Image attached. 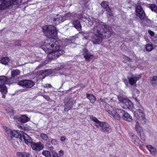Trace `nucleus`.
<instances>
[{"label":"nucleus","instance_id":"f257e3e1","mask_svg":"<svg viewBox=\"0 0 157 157\" xmlns=\"http://www.w3.org/2000/svg\"><path fill=\"white\" fill-rule=\"evenodd\" d=\"M42 29L45 36L50 38L46 40L41 48L45 52L48 54L50 58L55 59L65 52L60 48L58 42L53 38L57 35V31L55 27L51 25H45Z\"/></svg>","mask_w":157,"mask_h":157},{"label":"nucleus","instance_id":"f03ea898","mask_svg":"<svg viewBox=\"0 0 157 157\" xmlns=\"http://www.w3.org/2000/svg\"><path fill=\"white\" fill-rule=\"evenodd\" d=\"M110 28L108 25L101 22H97L92 29L94 33H90L91 38V41L94 44H99L103 38L107 39L112 35Z\"/></svg>","mask_w":157,"mask_h":157},{"label":"nucleus","instance_id":"7ed1b4c3","mask_svg":"<svg viewBox=\"0 0 157 157\" xmlns=\"http://www.w3.org/2000/svg\"><path fill=\"white\" fill-rule=\"evenodd\" d=\"M109 112L115 119L119 120L122 118L129 122L132 121V120L131 116L127 112L121 109H116L113 112L109 111Z\"/></svg>","mask_w":157,"mask_h":157},{"label":"nucleus","instance_id":"20e7f679","mask_svg":"<svg viewBox=\"0 0 157 157\" xmlns=\"http://www.w3.org/2000/svg\"><path fill=\"white\" fill-rule=\"evenodd\" d=\"M21 3H23L22 0H0V10H3L11 5H18Z\"/></svg>","mask_w":157,"mask_h":157},{"label":"nucleus","instance_id":"39448f33","mask_svg":"<svg viewBox=\"0 0 157 157\" xmlns=\"http://www.w3.org/2000/svg\"><path fill=\"white\" fill-rule=\"evenodd\" d=\"M8 78L5 76H0V91L4 94L7 92V88L5 84H10Z\"/></svg>","mask_w":157,"mask_h":157},{"label":"nucleus","instance_id":"423d86ee","mask_svg":"<svg viewBox=\"0 0 157 157\" xmlns=\"http://www.w3.org/2000/svg\"><path fill=\"white\" fill-rule=\"evenodd\" d=\"M6 133L8 136H10L11 139H14V138H18L21 140L22 139V135L19 131L15 130H7Z\"/></svg>","mask_w":157,"mask_h":157},{"label":"nucleus","instance_id":"0eeeda50","mask_svg":"<svg viewBox=\"0 0 157 157\" xmlns=\"http://www.w3.org/2000/svg\"><path fill=\"white\" fill-rule=\"evenodd\" d=\"M136 16L139 17L141 21H144L146 18V14L142 7L140 5H137L136 7Z\"/></svg>","mask_w":157,"mask_h":157},{"label":"nucleus","instance_id":"6e6552de","mask_svg":"<svg viewBox=\"0 0 157 157\" xmlns=\"http://www.w3.org/2000/svg\"><path fill=\"white\" fill-rule=\"evenodd\" d=\"M35 84V82L30 79L21 80L18 83V85L20 86L27 88L32 87Z\"/></svg>","mask_w":157,"mask_h":157},{"label":"nucleus","instance_id":"1a4fd4ad","mask_svg":"<svg viewBox=\"0 0 157 157\" xmlns=\"http://www.w3.org/2000/svg\"><path fill=\"white\" fill-rule=\"evenodd\" d=\"M118 99L119 101L122 103L123 107L125 108L130 109L133 106L132 101L128 99L123 98L120 97H118Z\"/></svg>","mask_w":157,"mask_h":157},{"label":"nucleus","instance_id":"9d476101","mask_svg":"<svg viewBox=\"0 0 157 157\" xmlns=\"http://www.w3.org/2000/svg\"><path fill=\"white\" fill-rule=\"evenodd\" d=\"M135 116L136 117L138 121L144 122L146 121V119L145 118L144 114L142 110L139 109L137 110L134 113Z\"/></svg>","mask_w":157,"mask_h":157},{"label":"nucleus","instance_id":"9b49d317","mask_svg":"<svg viewBox=\"0 0 157 157\" xmlns=\"http://www.w3.org/2000/svg\"><path fill=\"white\" fill-rule=\"evenodd\" d=\"M75 103V101L73 98H70L68 101H66L64 106V111H68L69 110L72 108L73 105Z\"/></svg>","mask_w":157,"mask_h":157},{"label":"nucleus","instance_id":"f8f14e48","mask_svg":"<svg viewBox=\"0 0 157 157\" xmlns=\"http://www.w3.org/2000/svg\"><path fill=\"white\" fill-rule=\"evenodd\" d=\"M99 125L101 127L100 130L102 132L109 133L111 131L110 125L106 123L101 122Z\"/></svg>","mask_w":157,"mask_h":157},{"label":"nucleus","instance_id":"ddd939ff","mask_svg":"<svg viewBox=\"0 0 157 157\" xmlns=\"http://www.w3.org/2000/svg\"><path fill=\"white\" fill-rule=\"evenodd\" d=\"M31 146L32 148L36 151H39L44 148V145L40 142L37 143L33 142Z\"/></svg>","mask_w":157,"mask_h":157},{"label":"nucleus","instance_id":"4468645a","mask_svg":"<svg viewBox=\"0 0 157 157\" xmlns=\"http://www.w3.org/2000/svg\"><path fill=\"white\" fill-rule=\"evenodd\" d=\"M140 76L136 75H132L131 77L128 78L129 83L132 85L136 83L137 81L139 79Z\"/></svg>","mask_w":157,"mask_h":157},{"label":"nucleus","instance_id":"2eb2a0df","mask_svg":"<svg viewBox=\"0 0 157 157\" xmlns=\"http://www.w3.org/2000/svg\"><path fill=\"white\" fill-rule=\"evenodd\" d=\"M83 55L86 61H90V59L93 57V56L90 54L88 51L86 49H84L83 50Z\"/></svg>","mask_w":157,"mask_h":157},{"label":"nucleus","instance_id":"dca6fc26","mask_svg":"<svg viewBox=\"0 0 157 157\" xmlns=\"http://www.w3.org/2000/svg\"><path fill=\"white\" fill-rule=\"evenodd\" d=\"M22 136L25 143L28 145H29L30 144L31 145V143L33 142L31 138L26 133L23 134L22 135Z\"/></svg>","mask_w":157,"mask_h":157},{"label":"nucleus","instance_id":"f3484780","mask_svg":"<svg viewBox=\"0 0 157 157\" xmlns=\"http://www.w3.org/2000/svg\"><path fill=\"white\" fill-rule=\"evenodd\" d=\"M17 120L22 123H25L28 121L29 118L25 115H21L17 118Z\"/></svg>","mask_w":157,"mask_h":157},{"label":"nucleus","instance_id":"a211bd4d","mask_svg":"<svg viewBox=\"0 0 157 157\" xmlns=\"http://www.w3.org/2000/svg\"><path fill=\"white\" fill-rule=\"evenodd\" d=\"M74 27L78 31H81L82 29V26L80 21L78 20H75L73 21Z\"/></svg>","mask_w":157,"mask_h":157},{"label":"nucleus","instance_id":"6ab92c4d","mask_svg":"<svg viewBox=\"0 0 157 157\" xmlns=\"http://www.w3.org/2000/svg\"><path fill=\"white\" fill-rule=\"evenodd\" d=\"M147 148L150 151L151 154L155 155L156 153V149L153 146L151 145H147Z\"/></svg>","mask_w":157,"mask_h":157},{"label":"nucleus","instance_id":"aec40b11","mask_svg":"<svg viewBox=\"0 0 157 157\" xmlns=\"http://www.w3.org/2000/svg\"><path fill=\"white\" fill-rule=\"evenodd\" d=\"M52 156L51 157H63V151H60L58 153L53 151L52 152Z\"/></svg>","mask_w":157,"mask_h":157},{"label":"nucleus","instance_id":"412c9836","mask_svg":"<svg viewBox=\"0 0 157 157\" xmlns=\"http://www.w3.org/2000/svg\"><path fill=\"white\" fill-rule=\"evenodd\" d=\"M87 98L89 99L90 102L92 103H94L96 101L94 95L90 94H86Z\"/></svg>","mask_w":157,"mask_h":157},{"label":"nucleus","instance_id":"4be33fe9","mask_svg":"<svg viewBox=\"0 0 157 157\" xmlns=\"http://www.w3.org/2000/svg\"><path fill=\"white\" fill-rule=\"evenodd\" d=\"M20 73V72L19 70L13 69L11 72V76L13 78V79H14L15 77L19 75Z\"/></svg>","mask_w":157,"mask_h":157},{"label":"nucleus","instance_id":"5701e85b","mask_svg":"<svg viewBox=\"0 0 157 157\" xmlns=\"http://www.w3.org/2000/svg\"><path fill=\"white\" fill-rule=\"evenodd\" d=\"M151 83L153 86H155L157 85V76H153L151 80Z\"/></svg>","mask_w":157,"mask_h":157},{"label":"nucleus","instance_id":"b1692460","mask_svg":"<svg viewBox=\"0 0 157 157\" xmlns=\"http://www.w3.org/2000/svg\"><path fill=\"white\" fill-rule=\"evenodd\" d=\"M9 61L10 59L9 58L7 57H5L1 59L0 62L2 64L6 65L7 64Z\"/></svg>","mask_w":157,"mask_h":157},{"label":"nucleus","instance_id":"393cba45","mask_svg":"<svg viewBox=\"0 0 157 157\" xmlns=\"http://www.w3.org/2000/svg\"><path fill=\"white\" fill-rule=\"evenodd\" d=\"M149 7L152 11L154 12L157 14V6L155 4H149Z\"/></svg>","mask_w":157,"mask_h":157},{"label":"nucleus","instance_id":"a878e982","mask_svg":"<svg viewBox=\"0 0 157 157\" xmlns=\"http://www.w3.org/2000/svg\"><path fill=\"white\" fill-rule=\"evenodd\" d=\"M60 22L59 15H57L53 19V23L56 25H57Z\"/></svg>","mask_w":157,"mask_h":157},{"label":"nucleus","instance_id":"bb28decb","mask_svg":"<svg viewBox=\"0 0 157 157\" xmlns=\"http://www.w3.org/2000/svg\"><path fill=\"white\" fill-rule=\"evenodd\" d=\"M103 105L104 106V107L105 108V109L106 111H107L108 113L110 114L109 113V111L111 112H113L114 110H113V111H111L109 109L110 108H111V106L109 105L107 103L105 102H104L103 103Z\"/></svg>","mask_w":157,"mask_h":157},{"label":"nucleus","instance_id":"cd10ccee","mask_svg":"<svg viewBox=\"0 0 157 157\" xmlns=\"http://www.w3.org/2000/svg\"><path fill=\"white\" fill-rule=\"evenodd\" d=\"M135 128L137 133H140L142 130V128L140 126L138 122H136L135 125Z\"/></svg>","mask_w":157,"mask_h":157},{"label":"nucleus","instance_id":"c85d7f7f","mask_svg":"<svg viewBox=\"0 0 157 157\" xmlns=\"http://www.w3.org/2000/svg\"><path fill=\"white\" fill-rule=\"evenodd\" d=\"M51 143L50 141H48L45 145L47 149L50 151H52L53 149V147L51 146Z\"/></svg>","mask_w":157,"mask_h":157},{"label":"nucleus","instance_id":"c756f323","mask_svg":"<svg viewBox=\"0 0 157 157\" xmlns=\"http://www.w3.org/2000/svg\"><path fill=\"white\" fill-rule=\"evenodd\" d=\"M101 6L104 9H105L109 6V3L107 1H104L101 2Z\"/></svg>","mask_w":157,"mask_h":157},{"label":"nucleus","instance_id":"7c9ffc66","mask_svg":"<svg viewBox=\"0 0 157 157\" xmlns=\"http://www.w3.org/2000/svg\"><path fill=\"white\" fill-rule=\"evenodd\" d=\"M42 154L46 157H51L52 156L50 152L46 150L43 151Z\"/></svg>","mask_w":157,"mask_h":157},{"label":"nucleus","instance_id":"2f4dec72","mask_svg":"<svg viewBox=\"0 0 157 157\" xmlns=\"http://www.w3.org/2000/svg\"><path fill=\"white\" fill-rule=\"evenodd\" d=\"M90 119L93 121L95 122L97 124L99 125V124L101 123V122L97 118L92 116H90Z\"/></svg>","mask_w":157,"mask_h":157},{"label":"nucleus","instance_id":"473e14b6","mask_svg":"<svg viewBox=\"0 0 157 157\" xmlns=\"http://www.w3.org/2000/svg\"><path fill=\"white\" fill-rule=\"evenodd\" d=\"M153 46L151 44H147L146 46V50L148 52L151 51L153 49Z\"/></svg>","mask_w":157,"mask_h":157},{"label":"nucleus","instance_id":"72a5a7b5","mask_svg":"<svg viewBox=\"0 0 157 157\" xmlns=\"http://www.w3.org/2000/svg\"><path fill=\"white\" fill-rule=\"evenodd\" d=\"M106 11L107 12L106 13L109 16H112L113 15V13L112 12L109 6L108 7L107 9H105Z\"/></svg>","mask_w":157,"mask_h":157},{"label":"nucleus","instance_id":"f704fd0d","mask_svg":"<svg viewBox=\"0 0 157 157\" xmlns=\"http://www.w3.org/2000/svg\"><path fill=\"white\" fill-rule=\"evenodd\" d=\"M40 136L42 139L45 140L47 141L48 139V137L46 134L43 133H41Z\"/></svg>","mask_w":157,"mask_h":157},{"label":"nucleus","instance_id":"c9c22d12","mask_svg":"<svg viewBox=\"0 0 157 157\" xmlns=\"http://www.w3.org/2000/svg\"><path fill=\"white\" fill-rule=\"evenodd\" d=\"M132 140L135 144H136L139 141V140L136 136H132Z\"/></svg>","mask_w":157,"mask_h":157},{"label":"nucleus","instance_id":"e433bc0d","mask_svg":"<svg viewBox=\"0 0 157 157\" xmlns=\"http://www.w3.org/2000/svg\"><path fill=\"white\" fill-rule=\"evenodd\" d=\"M68 14H66L65 15L63 16L61 15H59V17L60 19V21L63 22L66 19V17Z\"/></svg>","mask_w":157,"mask_h":157},{"label":"nucleus","instance_id":"4c0bfd02","mask_svg":"<svg viewBox=\"0 0 157 157\" xmlns=\"http://www.w3.org/2000/svg\"><path fill=\"white\" fill-rule=\"evenodd\" d=\"M5 109L8 113H11V112L13 113V109L11 108L6 107Z\"/></svg>","mask_w":157,"mask_h":157},{"label":"nucleus","instance_id":"58836bf2","mask_svg":"<svg viewBox=\"0 0 157 157\" xmlns=\"http://www.w3.org/2000/svg\"><path fill=\"white\" fill-rule=\"evenodd\" d=\"M46 70H42L41 71V75H42V76H43V77L42 78V79H44L45 76H46Z\"/></svg>","mask_w":157,"mask_h":157},{"label":"nucleus","instance_id":"ea45409f","mask_svg":"<svg viewBox=\"0 0 157 157\" xmlns=\"http://www.w3.org/2000/svg\"><path fill=\"white\" fill-rule=\"evenodd\" d=\"M51 144L54 145H56L57 144V141L55 139H52L51 141Z\"/></svg>","mask_w":157,"mask_h":157},{"label":"nucleus","instance_id":"a19ab883","mask_svg":"<svg viewBox=\"0 0 157 157\" xmlns=\"http://www.w3.org/2000/svg\"><path fill=\"white\" fill-rule=\"evenodd\" d=\"M30 155L29 153L23 152V157H30Z\"/></svg>","mask_w":157,"mask_h":157},{"label":"nucleus","instance_id":"79ce46f5","mask_svg":"<svg viewBox=\"0 0 157 157\" xmlns=\"http://www.w3.org/2000/svg\"><path fill=\"white\" fill-rule=\"evenodd\" d=\"M17 155L18 157H23V152H18L17 153Z\"/></svg>","mask_w":157,"mask_h":157},{"label":"nucleus","instance_id":"37998d69","mask_svg":"<svg viewBox=\"0 0 157 157\" xmlns=\"http://www.w3.org/2000/svg\"><path fill=\"white\" fill-rule=\"evenodd\" d=\"M152 40L155 43L157 44V37H153L152 38Z\"/></svg>","mask_w":157,"mask_h":157},{"label":"nucleus","instance_id":"c03bdc74","mask_svg":"<svg viewBox=\"0 0 157 157\" xmlns=\"http://www.w3.org/2000/svg\"><path fill=\"white\" fill-rule=\"evenodd\" d=\"M148 33L151 36H153L154 35V33L151 30H149L148 31Z\"/></svg>","mask_w":157,"mask_h":157},{"label":"nucleus","instance_id":"a18cd8bd","mask_svg":"<svg viewBox=\"0 0 157 157\" xmlns=\"http://www.w3.org/2000/svg\"><path fill=\"white\" fill-rule=\"evenodd\" d=\"M52 86L50 84H46L44 85V87L46 88H50Z\"/></svg>","mask_w":157,"mask_h":157},{"label":"nucleus","instance_id":"49530a36","mask_svg":"<svg viewBox=\"0 0 157 157\" xmlns=\"http://www.w3.org/2000/svg\"><path fill=\"white\" fill-rule=\"evenodd\" d=\"M124 58L125 59H126L128 61H129V62H131L132 60L131 59H130L129 58L127 57V56H124Z\"/></svg>","mask_w":157,"mask_h":157},{"label":"nucleus","instance_id":"de8ad7c7","mask_svg":"<svg viewBox=\"0 0 157 157\" xmlns=\"http://www.w3.org/2000/svg\"><path fill=\"white\" fill-rule=\"evenodd\" d=\"M66 139V138L63 136H62L60 138V140L61 141H64Z\"/></svg>","mask_w":157,"mask_h":157},{"label":"nucleus","instance_id":"09e8293b","mask_svg":"<svg viewBox=\"0 0 157 157\" xmlns=\"http://www.w3.org/2000/svg\"><path fill=\"white\" fill-rule=\"evenodd\" d=\"M42 66H43L42 65H40L39 66H38V67H37L36 69H39Z\"/></svg>","mask_w":157,"mask_h":157},{"label":"nucleus","instance_id":"8fccbe9b","mask_svg":"<svg viewBox=\"0 0 157 157\" xmlns=\"http://www.w3.org/2000/svg\"><path fill=\"white\" fill-rule=\"evenodd\" d=\"M63 68V67H57L56 68V70L57 71H58V70H60V69H62Z\"/></svg>","mask_w":157,"mask_h":157},{"label":"nucleus","instance_id":"3c124183","mask_svg":"<svg viewBox=\"0 0 157 157\" xmlns=\"http://www.w3.org/2000/svg\"><path fill=\"white\" fill-rule=\"evenodd\" d=\"M23 125V124H21V125H18L19 126H20V127H21V128H22V129H23L24 128V127H23L22 126Z\"/></svg>","mask_w":157,"mask_h":157},{"label":"nucleus","instance_id":"603ef678","mask_svg":"<svg viewBox=\"0 0 157 157\" xmlns=\"http://www.w3.org/2000/svg\"><path fill=\"white\" fill-rule=\"evenodd\" d=\"M94 125L97 128H98L100 125L98 124H94Z\"/></svg>","mask_w":157,"mask_h":157},{"label":"nucleus","instance_id":"864d4df0","mask_svg":"<svg viewBox=\"0 0 157 157\" xmlns=\"http://www.w3.org/2000/svg\"><path fill=\"white\" fill-rule=\"evenodd\" d=\"M2 98H5V97H6V96L5 95H3L2 96Z\"/></svg>","mask_w":157,"mask_h":157},{"label":"nucleus","instance_id":"5fc2aeb1","mask_svg":"<svg viewBox=\"0 0 157 157\" xmlns=\"http://www.w3.org/2000/svg\"><path fill=\"white\" fill-rule=\"evenodd\" d=\"M146 21H147V22H148V21H150V20H149V19H146Z\"/></svg>","mask_w":157,"mask_h":157},{"label":"nucleus","instance_id":"6e6d98bb","mask_svg":"<svg viewBox=\"0 0 157 157\" xmlns=\"http://www.w3.org/2000/svg\"><path fill=\"white\" fill-rule=\"evenodd\" d=\"M65 82V81H63L62 83V85H63Z\"/></svg>","mask_w":157,"mask_h":157},{"label":"nucleus","instance_id":"4d7b16f0","mask_svg":"<svg viewBox=\"0 0 157 157\" xmlns=\"http://www.w3.org/2000/svg\"><path fill=\"white\" fill-rule=\"evenodd\" d=\"M66 76L65 75H63L62 76V77H66Z\"/></svg>","mask_w":157,"mask_h":157},{"label":"nucleus","instance_id":"13d9d810","mask_svg":"<svg viewBox=\"0 0 157 157\" xmlns=\"http://www.w3.org/2000/svg\"><path fill=\"white\" fill-rule=\"evenodd\" d=\"M156 3L157 4V0H156Z\"/></svg>","mask_w":157,"mask_h":157}]
</instances>
